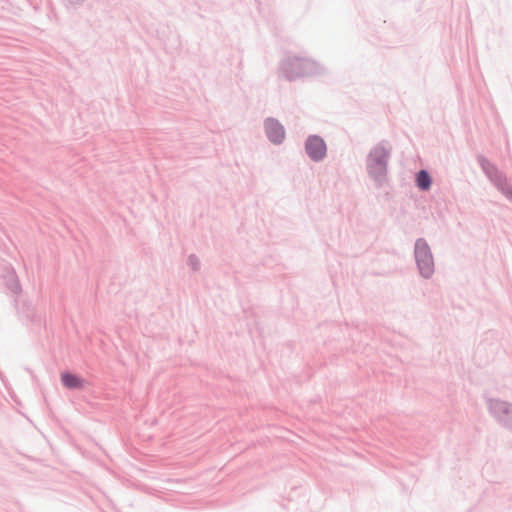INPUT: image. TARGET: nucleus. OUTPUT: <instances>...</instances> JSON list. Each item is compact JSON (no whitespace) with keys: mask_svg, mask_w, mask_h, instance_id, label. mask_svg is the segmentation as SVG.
<instances>
[{"mask_svg":"<svg viewBox=\"0 0 512 512\" xmlns=\"http://www.w3.org/2000/svg\"><path fill=\"white\" fill-rule=\"evenodd\" d=\"M306 151L315 161L321 160L326 154V144L318 136H311L306 142Z\"/></svg>","mask_w":512,"mask_h":512,"instance_id":"f257e3e1","label":"nucleus"},{"mask_svg":"<svg viewBox=\"0 0 512 512\" xmlns=\"http://www.w3.org/2000/svg\"><path fill=\"white\" fill-rule=\"evenodd\" d=\"M268 137L274 143H280L285 136L283 127L275 120H268L265 124Z\"/></svg>","mask_w":512,"mask_h":512,"instance_id":"f03ea898","label":"nucleus"},{"mask_svg":"<svg viewBox=\"0 0 512 512\" xmlns=\"http://www.w3.org/2000/svg\"><path fill=\"white\" fill-rule=\"evenodd\" d=\"M61 381L68 389H82L86 384L83 378L68 372L61 374Z\"/></svg>","mask_w":512,"mask_h":512,"instance_id":"7ed1b4c3","label":"nucleus"},{"mask_svg":"<svg viewBox=\"0 0 512 512\" xmlns=\"http://www.w3.org/2000/svg\"><path fill=\"white\" fill-rule=\"evenodd\" d=\"M415 257H416V261H421L423 259L432 257L428 244L422 239H419L416 242Z\"/></svg>","mask_w":512,"mask_h":512,"instance_id":"20e7f679","label":"nucleus"},{"mask_svg":"<svg viewBox=\"0 0 512 512\" xmlns=\"http://www.w3.org/2000/svg\"><path fill=\"white\" fill-rule=\"evenodd\" d=\"M493 181L503 191L504 194H506L509 198H512V187L507 183L506 178L502 174L495 173Z\"/></svg>","mask_w":512,"mask_h":512,"instance_id":"39448f33","label":"nucleus"},{"mask_svg":"<svg viewBox=\"0 0 512 512\" xmlns=\"http://www.w3.org/2000/svg\"><path fill=\"white\" fill-rule=\"evenodd\" d=\"M431 177L425 170H421L416 177L417 186L421 190H428L431 186Z\"/></svg>","mask_w":512,"mask_h":512,"instance_id":"423d86ee","label":"nucleus"},{"mask_svg":"<svg viewBox=\"0 0 512 512\" xmlns=\"http://www.w3.org/2000/svg\"><path fill=\"white\" fill-rule=\"evenodd\" d=\"M420 272L424 277H429L433 272V259L432 257L417 261Z\"/></svg>","mask_w":512,"mask_h":512,"instance_id":"0eeeda50","label":"nucleus"}]
</instances>
